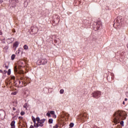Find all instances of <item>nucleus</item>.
Here are the masks:
<instances>
[{"label":"nucleus","instance_id":"obj_35","mask_svg":"<svg viewBox=\"0 0 128 128\" xmlns=\"http://www.w3.org/2000/svg\"><path fill=\"white\" fill-rule=\"evenodd\" d=\"M12 109H13V110H16V108H15V107H14V108H12Z\"/></svg>","mask_w":128,"mask_h":128},{"label":"nucleus","instance_id":"obj_25","mask_svg":"<svg viewBox=\"0 0 128 128\" xmlns=\"http://www.w3.org/2000/svg\"><path fill=\"white\" fill-rule=\"evenodd\" d=\"M18 119L20 120H20L23 119V116H18Z\"/></svg>","mask_w":128,"mask_h":128},{"label":"nucleus","instance_id":"obj_16","mask_svg":"<svg viewBox=\"0 0 128 128\" xmlns=\"http://www.w3.org/2000/svg\"><path fill=\"white\" fill-rule=\"evenodd\" d=\"M60 94H64V89H60Z\"/></svg>","mask_w":128,"mask_h":128},{"label":"nucleus","instance_id":"obj_22","mask_svg":"<svg viewBox=\"0 0 128 128\" xmlns=\"http://www.w3.org/2000/svg\"><path fill=\"white\" fill-rule=\"evenodd\" d=\"M74 126V124H73V123H72V122H71V124H70V128H73Z\"/></svg>","mask_w":128,"mask_h":128},{"label":"nucleus","instance_id":"obj_44","mask_svg":"<svg viewBox=\"0 0 128 128\" xmlns=\"http://www.w3.org/2000/svg\"><path fill=\"white\" fill-rule=\"evenodd\" d=\"M34 34H36V33H35V32H34Z\"/></svg>","mask_w":128,"mask_h":128},{"label":"nucleus","instance_id":"obj_33","mask_svg":"<svg viewBox=\"0 0 128 128\" xmlns=\"http://www.w3.org/2000/svg\"><path fill=\"white\" fill-rule=\"evenodd\" d=\"M12 32H16L15 30H12Z\"/></svg>","mask_w":128,"mask_h":128},{"label":"nucleus","instance_id":"obj_37","mask_svg":"<svg viewBox=\"0 0 128 128\" xmlns=\"http://www.w3.org/2000/svg\"><path fill=\"white\" fill-rule=\"evenodd\" d=\"M126 96H128V92H126Z\"/></svg>","mask_w":128,"mask_h":128},{"label":"nucleus","instance_id":"obj_1","mask_svg":"<svg viewBox=\"0 0 128 128\" xmlns=\"http://www.w3.org/2000/svg\"><path fill=\"white\" fill-rule=\"evenodd\" d=\"M128 114H126L125 111H123L122 110H118L114 112V118L113 121L114 124H120V120H122L120 122L121 126H124V122L123 120H125L126 119V116Z\"/></svg>","mask_w":128,"mask_h":128},{"label":"nucleus","instance_id":"obj_19","mask_svg":"<svg viewBox=\"0 0 128 128\" xmlns=\"http://www.w3.org/2000/svg\"><path fill=\"white\" fill-rule=\"evenodd\" d=\"M24 50H28V45H24Z\"/></svg>","mask_w":128,"mask_h":128},{"label":"nucleus","instance_id":"obj_6","mask_svg":"<svg viewBox=\"0 0 128 128\" xmlns=\"http://www.w3.org/2000/svg\"><path fill=\"white\" fill-rule=\"evenodd\" d=\"M102 28V23L101 20H98V22L96 23V29L95 30H98Z\"/></svg>","mask_w":128,"mask_h":128},{"label":"nucleus","instance_id":"obj_15","mask_svg":"<svg viewBox=\"0 0 128 128\" xmlns=\"http://www.w3.org/2000/svg\"><path fill=\"white\" fill-rule=\"evenodd\" d=\"M14 72H18V69L17 66H15V67L14 68Z\"/></svg>","mask_w":128,"mask_h":128},{"label":"nucleus","instance_id":"obj_3","mask_svg":"<svg viewBox=\"0 0 128 128\" xmlns=\"http://www.w3.org/2000/svg\"><path fill=\"white\" fill-rule=\"evenodd\" d=\"M30 78H23V77H21L20 80L19 81V84L20 86H21V87H24L25 86H27L28 84H30Z\"/></svg>","mask_w":128,"mask_h":128},{"label":"nucleus","instance_id":"obj_34","mask_svg":"<svg viewBox=\"0 0 128 128\" xmlns=\"http://www.w3.org/2000/svg\"><path fill=\"white\" fill-rule=\"evenodd\" d=\"M2 30H0V35H2Z\"/></svg>","mask_w":128,"mask_h":128},{"label":"nucleus","instance_id":"obj_26","mask_svg":"<svg viewBox=\"0 0 128 128\" xmlns=\"http://www.w3.org/2000/svg\"><path fill=\"white\" fill-rule=\"evenodd\" d=\"M25 114V112H24L23 111H22L20 112L21 116H24Z\"/></svg>","mask_w":128,"mask_h":128},{"label":"nucleus","instance_id":"obj_17","mask_svg":"<svg viewBox=\"0 0 128 128\" xmlns=\"http://www.w3.org/2000/svg\"><path fill=\"white\" fill-rule=\"evenodd\" d=\"M15 57H16V55H14V54H13L11 56V58H12V60H14Z\"/></svg>","mask_w":128,"mask_h":128},{"label":"nucleus","instance_id":"obj_2","mask_svg":"<svg viewBox=\"0 0 128 128\" xmlns=\"http://www.w3.org/2000/svg\"><path fill=\"white\" fill-rule=\"evenodd\" d=\"M32 120L34 124V126L36 128H38V126H43L44 124L46 121V119H42V120H40L38 116L36 117V120L32 116ZM36 120L37 121L36 124Z\"/></svg>","mask_w":128,"mask_h":128},{"label":"nucleus","instance_id":"obj_45","mask_svg":"<svg viewBox=\"0 0 128 128\" xmlns=\"http://www.w3.org/2000/svg\"><path fill=\"white\" fill-rule=\"evenodd\" d=\"M18 53H20V52H18Z\"/></svg>","mask_w":128,"mask_h":128},{"label":"nucleus","instance_id":"obj_24","mask_svg":"<svg viewBox=\"0 0 128 128\" xmlns=\"http://www.w3.org/2000/svg\"><path fill=\"white\" fill-rule=\"evenodd\" d=\"M54 128H58V124H56L55 126H53Z\"/></svg>","mask_w":128,"mask_h":128},{"label":"nucleus","instance_id":"obj_8","mask_svg":"<svg viewBox=\"0 0 128 128\" xmlns=\"http://www.w3.org/2000/svg\"><path fill=\"white\" fill-rule=\"evenodd\" d=\"M61 116L63 119H68V118H70V114H66V112H64V114H62Z\"/></svg>","mask_w":128,"mask_h":128},{"label":"nucleus","instance_id":"obj_32","mask_svg":"<svg viewBox=\"0 0 128 128\" xmlns=\"http://www.w3.org/2000/svg\"><path fill=\"white\" fill-rule=\"evenodd\" d=\"M6 72H7V70H4V74H6Z\"/></svg>","mask_w":128,"mask_h":128},{"label":"nucleus","instance_id":"obj_30","mask_svg":"<svg viewBox=\"0 0 128 128\" xmlns=\"http://www.w3.org/2000/svg\"><path fill=\"white\" fill-rule=\"evenodd\" d=\"M17 92H12V94H16Z\"/></svg>","mask_w":128,"mask_h":128},{"label":"nucleus","instance_id":"obj_40","mask_svg":"<svg viewBox=\"0 0 128 128\" xmlns=\"http://www.w3.org/2000/svg\"><path fill=\"white\" fill-rule=\"evenodd\" d=\"M123 104H125V102H124V101H123V102H122Z\"/></svg>","mask_w":128,"mask_h":128},{"label":"nucleus","instance_id":"obj_29","mask_svg":"<svg viewBox=\"0 0 128 128\" xmlns=\"http://www.w3.org/2000/svg\"><path fill=\"white\" fill-rule=\"evenodd\" d=\"M91 128H100L98 126H92Z\"/></svg>","mask_w":128,"mask_h":128},{"label":"nucleus","instance_id":"obj_5","mask_svg":"<svg viewBox=\"0 0 128 128\" xmlns=\"http://www.w3.org/2000/svg\"><path fill=\"white\" fill-rule=\"evenodd\" d=\"M102 94V92H99V91H96V92H94L92 94V96L94 97V98H100V96Z\"/></svg>","mask_w":128,"mask_h":128},{"label":"nucleus","instance_id":"obj_18","mask_svg":"<svg viewBox=\"0 0 128 128\" xmlns=\"http://www.w3.org/2000/svg\"><path fill=\"white\" fill-rule=\"evenodd\" d=\"M48 122V124H52L53 119H49Z\"/></svg>","mask_w":128,"mask_h":128},{"label":"nucleus","instance_id":"obj_31","mask_svg":"<svg viewBox=\"0 0 128 128\" xmlns=\"http://www.w3.org/2000/svg\"><path fill=\"white\" fill-rule=\"evenodd\" d=\"M29 128H34V126H30Z\"/></svg>","mask_w":128,"mask_h":128},{"label":"nucleus","instance_id":"obj_27","mask_svg":"<svg viewBox=\"0 0 128 128\" xmlns=\"http://www.w3.org/2000/svg\"><path fill=\"white\" fill-rule=\"evenodd\" d=\"M30 30H31V32H34V28L33 26H32Z\"/></svg>","mask_w":128,"mask_h":128},{"label":"nucleus","instance_id":"obj_20","mask_svg":"<svg viewBox=\"0 0 128 128\" xmlns=\"http://www.w3.org/2000/svg\"><path fill=\"white\" fill-rule=\"evenodd\" d=\"M46 116H51L50 111H48V112H47Z\"/></svg>","mask_w":128,"mask_h":128},{"label":"nucleus","instance_id":"obj_21","mask_svg":"<svg viewBox=\"0 0 128 128\" xmlns=\"http://www.w3.org/2000/svg\"><path fill=\"white\" fill-rule=\"evenodd\" d=\"M11 74V69H8V76H10V74Z\"/></svg>","mask_w":128,"mask_h":128},{"label":"nucleus","instance_id":"obj_28","mask_svg":"<svg viewBox=\"0 0 128 128\" xmlns=\"http://www.w3.org/2000/svg\"><path fill=\"white\" fill-rule=\"evenodd\" d=\"M4 66H5V68H6V69H8V67H9V66H8L6 65V64H5V65H4Z\"/></svg>","mask_w":128,"mask_h":128},{"label":"nucleus","instance_id":"obj_9","mask_svg":"<svg viewBox=\"0 0 128 128\" xmlns=\"http://www.w3.org/2000/svg\"><path fill=\"white\" fill-rule=\"evenodd\" d=\"M20 44V42H14V44L13 45V48H14V50H16V48H17V47H18V45Z\"/></svg>","mask_w":128,"mask_h":128},{"label":"nucleus","instance_id":"obj_23","mask_svg":"<svg viewBox=\"0 0 128 128\" xmlns=\"http://www.w3.org/2000/svg\"><path fill=\"white\" fill-rule=\"evenodd\" d=\"M10 78H11V79H12L13 80H15V79H16L15 76H10Z\"/></svg>","mask_w":128,"mask_h":128},{"label":"nucleus","instance_id":"obj_38","mask_svg":"<svg viewBox=\"0 0 128 128\" xmlns=\"http://www.w3.org/2000/svg\"><path fill=\"white\" fill-rule=\"evenodd\" d=\"M124 100H125V101H128L127 98H125Z\"/></svg>","mask_w":128,"mask_h":128},{"label":"nucleus","instance_id":"obj_11","mask_svg":"<svg viewBox=\"0 0 128 128\" xmlns=\"http://www.w3.org/2000/svg\"><path fill=\"white\" fill-rule=\"evenodd\" d=\"M10 126H11V128H16V121H14V120H13V121L11 122Z\"/></svg>","mask_w":128,"mask_h":128},{"label":"nucleus","instance_id":"obj_43","mask_svg":"<svg viewBox=\"0 0 128 128\" xmlns=\"http://www.w3.org/2000/svg\"><path fill=\"white\" fill-rule=\"evenodd\" d=\"M118 128H120V126L118 125Z\"/></svg>","mask_w":128,"mask_h":128},{"label":"nucleus","instance_id":"obj_10","mask_svg":"<svg viewBox=\"0 0 128 128\" xmlns=\"http://www.w3.org/2000/svg\"><path fill=\"white\" fill-rule=\"evenodd\" d=\"M122 16H118L117 20H116V22L117 23L120 24L122 22Z\"/></svg>","mask_w":128,"mask_h":128},{"label":"nucleus","instance_id":"obj_36","mask_svg":"<svg viewBox=\"0 0 128 128\" xmlns=\"http://www.w3.org/2000/svg\"><path fill=\"white\" fill-rule=\"evenodd\" d=\"M0 72H3V70H2V69H0Z\"/></svg>","mask_w":128,"mask_h":128},{"label":"nucleus","instance_id":"obj_4","mask_svg":"<svg viewBox=\"0 0 128 128\" xmlns=\"http://www.w3.org/2000/svg\"><path fill=\"white\" fill-rule=\"evenodd\" d=\"M78 119L82 121V122H84V121L88 119V114H87L86 112H83V114H81L78 116Z\"/></svg>","mask_w":128,"mask_h":128},{"label":"nucleus","instance_id":"obj_42","mask_svg":"<svg viewBox=\"0 0 128 128\" xmlns=\"http://www.w3.org/2000/svg\"><path fill=\"white\" fill-rule=\"evenodd\" d=\"M126 46H127V47H128V44H127Z\"/></svg>","mask_w":128,"mask_h":128},{"label":"nucleus","instance_id":"obj_12","mask_svg":"<svg viewBox=\"0 0 128 128\" xmlns=\"http://www.w3.org/2000/svg\"><path fill=\"white\" fill-rule=\"evenodd\" d=\"M25 65L24 64L23 62H20V64H19V65L18 66V68L20 69L21 67H24Z\"/></svg>","mask_w":128,"mask_h":128},{"label":"nucleus","instance_id":"obj_41","mask_svg":"<svg viewBox=\"0 0 128 128\" xmlns=\"http://www.w3.org/2000/svg\"><path fill=\"white\" fill-rule=\"evenodd\" d=\"M54 42H57L56 40H54Z\"/></svg>","mask_w":128,"mask_h":128},{"label":"nucleus","instance_id":"obj_7","mask_svg":"<svg viewBox=\"0 0 128 128\" xmlns=\"http://www.w3.org/2000/svg\"><path fill=\"white\" fill-rule=\"evenodd\" d=\"M38 62L40 64H48V60L46 58H42V60H39Z\"/></svg>","mask_w":128,"mask_h":128},{"label":"nucleus","instance_id":"obj_39","mask_svg":"<svg viewBox=\"0 0 128 128\" xmlns=\"http://www.w3.org/2000/svg\"><path fill=\"white\" fill-rule=\"evenodd\" d=\"M17 106V104H14V106Z\"/></svg>","mask_w":128,"mask_h":128},{"label":"nucleus","instance_id":"obj_14","mask_svg":"<svg viewBox=\"0 0 128 128\" xmlns=\"http://www.w3.org/2000/svg\"><path fill=\"white\" fill-rule=\"evenodd\" d=\"M10 1H12V4L14 5H15L16 3H18V0H10Z\"/></svg>","mask_w":128,"mask_h":128},{"label":"nucleus","instance_id":"obj_13","mask_svg":"<svg viewBox=\"0 0 128 128\" xmlns=\"http://www.w3.org/2000/svg\"><path fill=\"white\" fill-rule=\"evenodd\" d=\"M52 114L53 116V118H56V116L55 114V112L54 111H50V115Z\"/></svg>","mask_w":128,"mask_h":128}]
</instances>
